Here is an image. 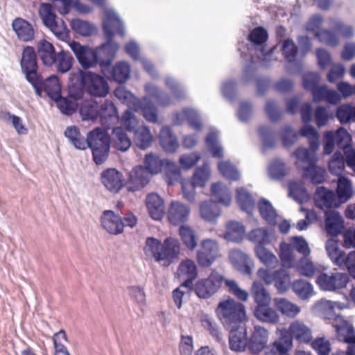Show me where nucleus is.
I'll return each mask as SVG.
<instances>
[{"mask_svg": "<svg viewBox=\"0 0 355 355\" xmlns=\"http://www.w3.org/2000/svg\"><path fill=\"white\" fill-rule=\"evenodd\" d=\"M105 17L103 19V31L105 42L96 47L98 64L100 70L110 67L119 49V45L113 38L116 33L123 37L125 34L123 20L113 8H105Z\"/></svg>", "mask_w": 355, "mask_h": 355, "instance_id": "obj_1", "label": "nucleus"}, {"mask_svg": "<svg viewBox=\"0 0 355 355\" xmlns=\"http://www.w3.org/2000/svg\"><path fill=\"white\" fill-rule=\"evenodd\" d=\"M144 251L146 256L157 262L163 261V266L168 267L178 258V239L167 237L162 243L155 237H148Z\"/></svg>", "mask_w": 355, "mask_h": 355, "instance_id": "obj_2", "label": "nucleus"}, {"mask_svg": "<svg viewBox=\"0 0 355 355\" xmlns=\"http://www.w3.org/2000/svg\"><path fill=\"white\" fill-rule=\"evenodd\" d=\"M20 66L26 81L31 85L35 94L41 97L46 78H44L38 71L37 54L33 46H27L24 48Z\"/></svg>", "mask_w": 355, "mask_h": 355, "instance_id": "obj_3", "label": "nucleus"}, {"mask_svg": "<svg viewBox=\"0 0 355 355\" xmlns=\"http://www.w3.org/2000/svg\"><path fill=\"white\" fill-rule=\"evenodd\" d=\"M216 313L226 329L241 326L246 318L245 306L231 298L220 302Z\"/></svg>", "mask_w": 355, "mask_h": 355, "instance_id": "obj_4", "label": "nucleus"}, {"mask_svg": "<svg viewBox=\"0 0 355 355\" xmlns=\"http://www.w3.org/2000/svg\"><path fill=\"white\" fill-rule=\"evenodd\" d=\"M87 146L91 149L93 161L96 165L103 164L108 158L110 149V137L101 128L88 132L86 137Z\"/></svg>", "mask_w": 355, "mask_h": 355, "instance_id": "obj_5", "label": "nucleus"}, {"mask_svg": "<svg viewBox=\"0 0 355 355\" xmlns=\"http://www.w3.org/2000/svg\"><path fill=\"white\" fill-rule=\"evenodd\" d=\"M49 98L53 101L60 112L67 116L72 115L78 109V103L68 96L63 97L61 94V85L56 75L46 78L44 92Z\"/></svg>", "mask_w": 355, "mask_h": 355, "instance_id": "obj_6", "label": "nucleus"}, {"mask_svg": "<svg viewBox=\"0 0 355 355\" xmlns=\"http://www.w3.org/2000/svg\"><path fill=\"white\" fill-rule=\"evenodd\" d=\"M105 78L92 71H80L78 80L90 96L105 97L110 92V86Z\"/></svg>", "mask_w": 355, "mask_h": 355, "instance_id": "obj_7", "label": "nucleus"}, {"mask_svg": "<svg viewBox=\"0 0 355 355\" xmlns=\"http://www.w3.org/2000/svg\"><path fill=\"white\" fill-rule=\"evenodd\" d=\"M179 288H184L187 292L192 291L193 289V281L198 276L197 266L194 261L187 259L182 261L179 265ZM184 292L179 289V309L182 306V297Z\"/></svg>", "mask_w": 355, "mask_h": 355, "instance_id": "obj_8", "label": "nucleus"}, {"mask_svg": "<svg viewBox=\"0 0 355 355\" xmlns=\"http://www.w3.org/2000/svg\"><path fill=\"white\" fill-rule=\"evenodd\" d=\"M225 278L218 272L212 271L207 278L197 281L193 291L202 299H207L214 295L220 288Z\"/></svg>", "mask_w": 355, "mask_h": 355, "instance_id": "obj_9", "label": "nucleus"}, {"mask_svg": "<svg viewBox=\"0 0 355 355\" xmlns=\"http://www.w3.org/2000/svg\"><path fill=\"white\" fill-rule=\"evenodd\" d=\"M282 51L286 60V71L292 75L300 73L302 62L297 58L298 47L292 39L288 38L283 42Z\"/></svg>", "mask_w": 355, "mask_h": 355, "instance_id": "obj_10", "label": "nucleus"}, {"mask_svg": "<svg viewBox=\"0 0 355 355\" xmlns=\"http://www.w3.org/2000/svg\"><path fill=\"white\" fill-rule=\"evenodd\" d=\"M69 46L83 68L89 69L98 64L96 48L93 49L87 45H82L80 42L74 40L69 43Z\"/></svg>", "mask_w": 355, "mask_h": 355, "instance_id": "obj_11", "label": "nucleus"}, {"mask_svg": "<svg viewBox=\"0 0 355 355\" xmlns=\"http://www.w3.org/2000/svg\"><path fill=\"white\" fill-rule=\"evenodd\" d=\"M348 282V275L343 272H334L331 275L322 272L318 276L316 280L320 288L325 291H335L343 288Z\"/></svg>", "mask_w": 355, "mask_h": 355, "instance_id": "obj_12", "label": "nucleus"}, {"mask_svg": "<svg viewBox=\"0 0 355 355\" xmlns=\"http://www.w3.org/2000/svg\"><path fill=\"white\" fill-rule=\"evenodd\" d=\"M218 243L210 239L201 241L197 251V261L202 267H209L216 260L218 254Z\"/></svg>", "mask_w": 355, "mask_h": 355, "instance_id": "obj_13", "label": "nucleus"}, {"mask_svg": "<svg viewBox=\"0 0 355 355\" xmlns=\"http://www.w3.org/2000/svg\"><path fill=\"white\" fill-rule=\"evenodd\" d=\"M101 72L107 79L122 85L130 78V67L126 62L120 61L101 69Z\"/></svg>", "mask_w": 355, "mask_h": 355, "instance_id": "obj_14", "label": "nucleus"}, {"mask_svg": "<svg viewBox=\"0 0 355 355\" xmlns=\"http://www.w3.org/2000/svg\"><path fill=\"white\" fill-rule=\"evenodd\" d=\"M150 175L145 166H135L129 174L128 191L135 192L145 187L149 182Z\"/></svg>", "mask_w": 355, "mask_h": 355, "instance_id": "obj_15", "label": "nucleus"}, {"mask_svg": "<svg viewBox=\"0 0 355 355\" xmlns=\"http://www.w3.org/2000/svg\"><path fill=\"white\" fill-rule=\"evenodd\" d=\"M314 202L317 207L320 209L330 210L331 208H338L336 193L334 191L326 188L324 186L318 187L314 194Z\"/></svg>", "mask_w": 355, "mask_h": 355, "instance_id": "obj_16", "label": "nucleus"}, {"mask_svg": "<svg viewBox=\"0 0 355 355\" xmlns=\"http://www.w3.org/2000/svg\"><path fill=\"white\" fill-rule=\"evenodd\" d=\"M101 180L103 184L111 192L116 193L123 187V175L118 170L109 168L101 174Z\"/></svg>", "mask_w": 355, "mask_h": 355, "instance_id": "obj_17", "label": "nucleus"}, {"mask_svg": "<svg viewBox=\"0 0 355 355\" xmlns=\"http://www.w3.org/2000/svg\"><path fill=\"white\" fill-rule=\"evenodd\" d=\"M230 332V349L234 352H244L248 345V338L246 328L241 325L227 329Z\"/></svg>", "mask_w": 355, "mask_h": 355, "instance_id": "obj_18", "label": "nucleus"}, {"mask_svg": "<svg viewBox=\"0 0 355 355\" xmlns=\"http://www.w3.org/2000/svg\"><path fill=\"white\" fill-rule=\"evenodd\" d=\"M278 338L270 345V352L273 355H288L293 347V337L286 328L278 329Z\"/></svg>", "mask_w": 355, "mask_h": 355, "instance_id": "obj_19", "label": "nucleus"}, {"mask_svg": "<svg viewBox=\"0 0 355 355\" xmlns=\"http://www.w3.org/2000/svg\"><path fill=\"white\" fill-rule=\"evenodd\" d=\"M101 220L103 227L110 234L117 235L123 231L124 223L122 218L112 210H105Z\"/></svg>", "mask_w": 355, "mask_h": 355, "instance_id": "obj_20", "label": "nucleus"}, {"mask_svg": "<svg viewBox=\"0 0 355 355\" xmlns=\"http://www.w3.org/2000/svg\"><path fill=\"white\" fill-rule=\"evenodd\" d=\"M268 338V331L260 326H255L248 338V350L253 354H258L266 347Z\"/></svg>", "mask_w": 355, "mask_h": 355, "instance_id": "obj_21", "label": "nucleus"}, {"mask_svg": "<svg viewBox=\"0 0 355 355\" xmlns=\"http://www.w3.org/2000/svg\"><path fill=\"white\" fill-rule=\"evenodd\" d=\"M325 230L332 237L341 234L344 228V220L341 214L336 210H327L324 212Z\"/></svg>", "mask_w": 355, "mask_h": 355, "instance_id": "obj_22", "label": "nucleus"}, {"mask_svg": "<svg viewBox=\"0 0 355 355\" xmlns=\"http://www.w3.org/2000/svg\"><path fill=\"white\" fill-rule=\"evenodd\" d=\"M135 110H140L144 118L150 123L157 122L158 110L153 100L144 96L141 99L137 98L134 103Z\"/></svg>", "mask_w": 355, "mask_h": 355, "instance_id": "obj_23", "label": "nucleus"}, {"mask_svg": "<svg viewBox=\"0 0 355 355\" xmlns=\"http://www.w3.org/2000/svg\"><path fill=\"white\" fill-rule=\"evenodd\" d=\"M146 205L150 216L155 220H160L165 214L164 200L156 193L147 195Z\"/></svg>", "mask_w": 355, "mask_h": 355, "instance_id": "obj_24", "label": "nucleus"}, {"mask_svg": "<svg viewBox=\"0 0 355 355\" xmlns=\"http://www.w3.org/2000/svg\"><path fill=\"white\" fill-rule=\"evenodd\" d=\"M58 53L53 44L45 39L40 40L37 44V54L42 64L46 67L54 64Z\"/></svg>", "mask_w": 355, "mask_h": 355, "instance_id": "obj_25", "label": "nucleus"}, {"mask_svg": "<svg viewBox=\"0 0 355 355\" xmlns=\"http://www.w3.org/2000/svg\"><path fill=\"white\" fill-rule=\"evenodd\" d=\"M229 259L235 268L243 274L250 275L252 273L251 259L247 254L241 250H231L229 254Z\"/></svg>", "mask_w": 355, "mask_h": 355, "instance_id": "obj_26", "label": "nucleus"}, {"mask_svg": "<svg viewBox=\"0 0 355 355\" xmlns=\"http://www.w3.org/2000/svg\"><path fill=\"white\" fill-rule=\"evenodd\" d=\"M293 339L300 343H309L313 338L311 329L302 322L296 320L290 324L288 329Z\"/></svg>", "mask_w": 355, "mask_h": 355, "instance_id": "obj_27", "label": "nucleus"}, {"mask_svg": "<svg viewBox=\"0 0 355 355\" xmlns=\"http://www.w3.org/2000/svg\"><path fill=\"white\" fill-rule=\"evenodd\" d=\"M54 3L60 1L62 3V6H57L55 4H53L55 7L56 10L61 15H67L69 13L71 8L76 10L80 14H87L92 12V8L86 4H83L80 0H50Z\"/></svg>", "mask_w": 355, "mask_h": 355, "instance_id": "obj_28", "label": "nucleus"}, {"mask_svg": "<svg viewBox=\"0 0 355 355\" xmlns=\"http://www.w3.org/2000/svg\"><path fill=\"white\" fill-rule=\"evenodd\" d=\"M159 144L167 153H174L178 148V139L169 126H163L158 136Z\"/></svg>", "mask_w": 355, "mask_h": 355, "instance_id": "obj_29", "label": "nucleus"}, {"mask_svg": "<svg viewBox=\"0 0 355 355\" xmlns=\"http://www.w3.org/2000/svg\"><path fill=\"white\" fill-rule=\"evenodd\" d=\"M334 192L339 206L347 202L354 195L351 180L347 177L338 178L337 187Z\"/></svg>", "mask_w": 355, "mask_h": 355, "instance_id": "obj_30", "label": "nucleus"}, {"mask_svg": "<svg viewBox=\"0 0 355 355\" xmlns=\"http://www.w3.org/2000/svg\"><path fill=\"white\" fill-rule=\"evenodd\" d=\"M12 27L17 37L23 42H29L34 39V29L26 20L18 17L13 20Z\"/></svg>", "mask_w": 355, "mask_h": 355, "instance_id": "obj_31", "label": "nucleus"}, {"mask_svg": "<svg viewBox=\"0 0 355 355\" xmlns=\"http://www.w3.org/2000/svg\"><path fill=\"white\" fill-rule=\"evenodd\" d=\"M257 320L269 324H276L279 321V315L269 304L256 306L253 311Z\"/></svg>", "mask_w": 355, "mask_h": 355, "instance_id": "obj_32", "label": "nucleus"}, {"mask_svg": "<svg viewBox=\"0 0 355 355\" xmlns=\"http://www.w3.org/2000/svg\"><path fill=\"white\" fill-rule=\"evenodd\" d=\"M144 89L148 93L146 96H149L151 99L154 98L158 105L166 107L171 104V96L160 87L152 83H147L145 85Z\"/></svg>", "mask_w": 355, "mask_h": 355, "instance_id": "obj_33", "label": "nucleus"}, {"mask_svg": "<svg viewBox=\"0 0 355 355\" xmlns=\"http://www.w3.org/2000/svg\"><path fill=\"white\" fill-rule=\"evenodd\" d=\"M181 115L182 119L186 120L188 126L196 133L202 130L203 122L198 110L189 107H184Z\"/></svg>", "mask_w": 355, "mask_h": 355, "instance_id": "obj_34", "label": "nucleus"}, {"mask_svg": "<svg viewBox=\"0 0 355 355\" xmlns=\"http://www.w3.org/2000/svg\"><path fill=\"white\" fill-rule=\"evenodd\" d=\"M200 216L205 220L210 223H215L220 216V209L218 204L213 200H209L202 202L200 205Z\"/></svg>", "mask_w": 355, "mask_h": 355, "instance_id": "obj_35", "label": "nucleus"}, {"mask_svg": "<svg viewBox=\"0 0 355 355\" xmlns=\"http://www.w3.org/2000/svg\"><path fill=\"white\" fill-rule=\"evenodd\" d=\"M258 209L261 218L269 225L275 226L277 224L278 214L268 200L261 198L258 202Z\"/></svg>", "mask_w": 355, "mask_h": 355, "instance_id": "obj_36", "label": "nucleus"}, {"mask_svg": "<svg viewBox=\"0 0 355 355\" xmlns=\"http://www.w3.org/2000/svg\"><path fill=\"white\" fill-rule=\"evenodd\" d=\"M268 39V33L264 27L257 26L254 28L248 36V40L253 46L250 51H255L257 49L265 47Z\"/></svg>", "mask_w": 355, "mask_h": 355, "instance_id": "obj_37", "label": "nucleus"}, {"mask_svg": "<svg viewBox=\"0 0 355 355\" xmlns=\"http://www.w3.org/2000/svg\"><path fill=\"white\" fill-rule=\"evenodd\" d=\"M114 118H119L117 108L111 101L105 100L101 107L98 106V119L102 125L108 126Z\"/></svg>", "mask_w": 355, "mask_h": 355, "instance_id": "obj_38", "label": "nucleus"}, {"mask_svg": "<svg viewBox=\"0 0 355 355\" xmlns=\"http://www.w3.org/2000/svg\"><path fill=\"white\" fill-rule=\"evenodd\" d=\"M179 236L185 247L193 251L198 245V236L196 232L187 225H179Z\"/></svg>", "mask_w": 355, "mask_h": 355, "instance_id": "obj_39", "label": "nucleus"}, {"mask_svg": "<svg viewBox=\"0 0 355 355\" xmlns=\"http://www.w3.org/2000/svg\"><path fill=\"white\" fill-rule=\"evenodd\" d=\"M211 193L212 196L216 199L219 203L228 207L232 202V194L230 189L220 182L213 183L211 186Z\"/></svg>", "mask_w": 355, "mask_h": 355, "instance_id": "obj_40", "label": "nucleus"}, {"mask_svg": "<svg viewBox=\"0 0 355 355\" xmlns=\"http://www.w3.org/2000/svg\"><path fill=\"white\" fill-rule=\"evenodd\" d=\"M78 110L83 121H95L98 119V103L96 101H83Z\"/></svg>", "mask_w": 355, "mask_h": 355, "instance_id": "obj_41", "label": "nucleus"}, {"mask_svg": "<svg viewBox=\"0 0 355 355\" xmlns=\"http://www.w3.org/2000/svg\"><path fill=\"white\" fill-rule=\"evenodd\" d=\"M275 309L288 318H295L300 311V307L282 297H277L273 300Z\"/></svg>", "mask_w": 355, "mask_h": 355, "instance_id": "obj_42", "label": "nucleus"}, {"mask_svg": "<svg viewBox=\"0 0 355 355\" xmlns=\"http://www.w3.org/2000/svg\"><path fill=\"white\" fill-rule=\"evenodd\" d=\"M303 177L309 179L313 184H319L324 181L325 171L316 165V162L311 163L307 166L302 167Z\"/></svg>", "mask_w": 355, "mask_h": 355, "instance_id": "obj_43", "label": "nucleus"}, {"mask_svg": "<svg viewBox=\"0 0 355 355\" xmlns=\"http://www.w3.org/2000/svg\"><path fill=\"white\" fill-rule=\"evenodd\" d=\"M205 144L211 155L216 158H223V148L219 142L218 132L211 130L205 137Z\"/></svg>", "mask_w": 355, "mask_h": 355, "instance_id": "obj_44", "label": "nucleus"}, {"mask_svg": "<svg viewBox=\"0 0 355 355\" xmlns=\"http://www.w3.org/2000/svg\"><path fill=\"white\" fill-rule=\"evenodd\" d=\"M113 146L121 151H127L131 146V141L125 131L121 127L114 128L112 130Z\"/></svg>", "mask_w": 355, "mask_h": 355, "instance_id": "obj_45", "label": "nucleus"}, {"mask_svg": "<svg viewBox=\"0 0 355 355\" xmlns=\"http://www.w3.org/2000/svg\"><path fill=\"white\" fill-rule=\"evenodd\" d=\"M70 26L75 33L83 37L91 36L96 32V28L93 24L79 18L72 19Z\"/></svg>", "mask_w": 355, "mask_h": 355, "instance_id": "obj_46", "label": "nucleus"}, {"mask_svg": "<svg viewBox=\"0 0 355 355\" xmlns=\"http://www.w3.org/2000/svg\"><path fill=\"white\" fill-rule=\"evenodd\" d=\"M55 7L50 3H42L39 9V16L45 26L53 28L55 26L57 15L55 12Z\"/></svg>", "mask_w": 355, "mask_h": 355, "instance_id": "obj_47", "label": "nucleus"}, {"mask_svg": "<svg viewBox=\"0 0 355 355\" xmlns=\"http://www.w3.org/2000/svg\"><path fill=\"white\" fill-rule=\"evenodd\" d=\"M272 283L279 293L287 291L291 283L288 272L283 268L275 270L272 274Z\"/></svg>", "mask_w": 355, "mask_h": 355, "instance_id": "obj_48", "label": "nucleus"}, {"mask_svg": "<svg viewBox=\"0 0 355 355\" xmlns=\"http://www.w3.org/2000/svg\"><path fill=\"white\" fill-rule=\"evenodd\" d=\"M245 234L244 225L237 221H230L227 224L225 238L228 241L239 243L242 241Z\"/></svg>", "mask_w": 355, "mask_h": 355, "instance_id": "obj_49", "label": "nucleus"}, {"mask_svg": "<svg viewBox=\"0 0 355 355\" xmlns=\"http://www.w3.org/2000/svg\"><path fill=\"white\" fill-rule=\"evenodd\" d=\"M252 295L257 306L269 304L271 300L270 295L259 282H254L252 286Z\"/></svg>", "mask_w": 355, "mask_h": 355, "instance_id": "obj_50", "label": "nucleus"}, {"mask_svg": "<svg viewBox=\"0 0 355 355\" xmlns=\"http://www.w3.org/2000/svg\"><path fill=\"white\" fill-rule=\"evenodd\" d=\"M73 61V58L70 52L61 50L55 57L54 64L56 66L58 72L65 73L71 69Z\"/></svg>", "mask_w": 355, "mask_h": 355, "instance_id": "obj_51", "label": "nucleus"}, {"mask_svg": "<svg viewBox=\"0 0 355 355\" xmlns=\"http://www.w3.org/2000/svg\"><path fill=\"white\" fill-rule=\"evenodd\" d=\"M236 200L243 211L252 213L255 201L246 189L241 187L236 189Z\"/></svg>", "mask_w": 355, "mask_h": 355, "instance_id": "obj_52", "label": "nucleus"}, {"mask_svg": "<svg viewBox=\"0 0 355 355\" xmlns=\"http://www.w3.org/2000/svg\"><path fill=\"white\" fill-rule=\"evenodd\" d=\"M211 171L209 164L204 163L201 166L197 167L193 174L191 184L196 187H204L209 179Z\"/></svg>", "mask_w": 355, "mask_h": 355, "instance_id": "obj_53", "label": "nucleus"}, {"mask_svg": "<svg viewBox=\"0 0 355 355\" xmlns=\"http://www.w3.org/2000/svg\"><path fill=\"white\" fill-rule=\"evenodd\" d=\"M134 142L141 150L149 148L153 142V135L147 127L138 129L135 132Z\"/></svg>", "mask_w": 355, "mask_h": 355, "instance_id": "obj_54", "label": "nucleus"}, {"mask_svg": "<svg viewBox=\"0 0 355 355\" xmlns=\"http://www.w3.org/2000/svg\"><path fill=\"white\" fill-rule=\"evenodd\" d=\"M325 249L332 262L336 266H342L344 260L343 257H345V253L340 250L338 243L334 240H328Z\"/></svg>", "mask_w": 355, "mask_h": 355, "instance_id": "obj_55", "label": "nucleus"}, {"mask_svg": "<svg viewBox=\"0 0 355 355\" xmlns=\"http://www.w3.org/2000/svg\"><path fill=\"white\" fill-rule=\"evenodd\" d=\"M293 292L302 300L309 298L313 293V287L312 284L304 280L297 279L293 282L292 284Z\"/></svg>", "mask_w": 355, "mask_h": 355, "instance_id": "obj_56", "label": "nucleus"}, {"mask_svg": "<svg viewBox=\"0 0 355 355\" xmlns=\"http://www.w3.org/2000/svg\"><path fill=\"white\" fill-rule=\"evenodd\" d=\"M337 338L345 343H353L355 341V331L352 324L348 323L335 326Z\"/></svg>", "mask_w": 355, "mask_h": 355, "instance_id": "obj_57", "label": "nucleus"}, {"mask_svg": "<svg viewBox=\"0 0 355 355\" xmlns=\"http://www.w3.org/2000/svg\"><path fill=\"white\" fill-rule=\"evenodd\" d=\"M315 36L320 42L327 46L336 47L339 44V38L334 31L322 28L315 33Z\"/></svg>", "mask_w": 355, "mask_h": 355, "instance_id": "obj_58", "label": "nucleus"}, {"mask_svg": "<svg viewBox=\"0 0 355 355\" xmlns=\"http://www.w3.org/2000/svg\"><path fill=\"white\" fill-rule=\"evenodd\" d=\"M248 239L251 242L257 244V245H266L270 243V236L266 228H256L251 230Z\"/></svg>", "mask_w": 355, "mask_h": 355, "instance_id": "obj_59", "label": "nucleus"}, {"mask_svg": "<svg viewBox=\"0 0 355 355\" xmlns=\"http://www.w3.org/2000/svg\"><path fill=\"white\" fill-rule=\"evenodd\" d=\"M329 26L333 31L339 33L345 38H351L354 35L352 26L346 25L338 18H329Z\"/></svg>", "mask_w": 355, "mask_h": 355, "instance_id": "obj_60", "label": "nucleus"}, {"mask_svg": "<svg viewBox=\"0 0 355 355\" xmlns=\"http://www.w3.org/2000/svg\"><path fill=\"white\" fill-rule=\"evenodd\" d=\"M218 169L224 178L230 181H236L240 178L239 172L230 161L219 162Z\"/></svg>", "mask_w": 355, "mask_h": 355, "instance_id": "obj_61", "label": "nucleus"}, {"mask_svg": "<svg viewBox=\"0 0 355 355\" xmlns=\"http://www.w3.org/2000/svg\"><path fill=\"white\" fill-rule=\"evenodd\" d=\"M160 173H164L165 181L168 185H172L178 181V166L168 159H164Z\"/></svg>", "mask_w": 355, "mask_h": 355, "instance_id": "obj_62", "label": "nucleus"}, {"mask_svg": "<svg viewBox=\"0 0 355 355\" xmlns=\"http://www.w3.org/2000/svg\"><path fill=\"white\" fill-rule=\"evenodd\" d=\"M254 251L258 259L268 267H275L278 261L275 254L266 249L265 245H256Z\"/></svg>", "mask_w": 355, "mask_h": 355, "instance_id": "obj_63", "label": "nucleus"}, {"mask_svg": "<svg viewBox=\"0 0 355 355\" xmlns=\"http://www.w3.org/2000/svg\"><path fill=\"white\" fill-rule=\"evenodd\" d=\"M336 116L341 124L355 121L354 106L350 104H344L337 108Z\"/></svg>", "mask_w": 355, "mask_h": 355, "instance_id": "obj_64", "label": "nucleus"}]
</instances>
